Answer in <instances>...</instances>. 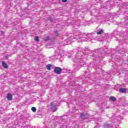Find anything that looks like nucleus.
Listing matches in <instances>:
<instances>
[{
  "mask_svg": "<svg viewBox=\"0 0 128 128\" xmlns=\"http://www.w3.org/2000/svg\"><path fill=\"white\" fill-rule=\"evenodd\" d=\"M1 32H2V34H4V31H2Z\"/></svg>",
  "mask_w": 128,
  "mask_h": 128,
  "instance_id": "obj_22",
  "label": "nucleus"
},
{
  "mask_svg": "<svg viewBox=\"0 0 128 128\" xmlns=\"http://www.w3.org/2000/svg\"><path fill=\"white\" fill-rule=\"evenodd\" d=\"M120 54H123L124 52H120Z\"/></svg>",
  "mask_w": 128,
  "mask_h": 128,
  "instance_id": "obj_23",
  "label": "nucleus"
},
{
  "mask_svg": "<svg viewBox=\"0 0 128 128\" xmlns=\"http://www.w3.org/2000/svg\"><path fill=\"white\" fill-rule=\"evenodd\" d=\"M80 116L82 120H86V118H88V114L81 113Z\"/></svg>",
  "mask_w": 128,
  "mask_h": 128,
  "instance_id": "obj_5",
  "label": "nucleus"
},
{
  "mask_svg": "<svg viewBox=\"0 0 128 128\" xmlns=\"http://www.w3.org/2000/svg\"><path fill=\"white\" fill-rule=\"evenodd\" d=\"M58 58H60L58 57Z\"/></svg>",
  "mask_w": 128,
  "mask_h": 128,
  "instance_id": "obj_26",
  "label": "nucleus"
},
{
  "mask_svg": "<svg viewBox=\"0 0 128 128\" xmlns=\"http://www.w3.org/2000/svg\"><path fill=\"white\" fill-rule=\"evenodd\" d=\"M75 38H76V40H80V38H82V40L83 38H82V36H76Z\"/></svg>",
  "mask_w": 128,
  "mask_h": 128,
  "instance_id": "obj_15",
  "label": "nucleus"
},
{
  "mask_svg": "<svg viewBox=\"0 0 128 128\" xmlns=\"http://www.w3.org/2000/svg\"><path fill=\"white\" fill-rule=\"evenodd\" d=\"M54 72L57 74H60L62 72V70L60 67H56L54 70Z\"/></svg>",
  "mask_w": 128,
  "mask_h": 128,
  "instance_id": "obj_2",
  "label": "nucleus"
},
{
  "mask_svg": "<svg viewBox=\"0 0 128 128\" xmlns=\"http://www.w3.org/2000/svg\"><path fill=\"white\" fill-rule=\"evenodd\" d=\"M83 42H84V40H82Z\"/></svg>",
  "mask_w": 128,
  "mask_h": 128,
  "instance_id": "obj_25",
  "label": "nucleus"
},
{
  "mask_svg": "<svg viewBox=\"0 0 128 128\" xmlns=\"http://www.w3.org/2000/svg\"><path fill=\"white\" fill-rule=\"evenodd\" d=\"M110 126H112V125L108 124H106L104 125V128H110Z\"/></svg>",
  "mask_w": 128,
  "mask_h": 128,
  "instance_id": "obj_8",
  "label": "nucleus"
},
{
  "mask_svg": "<svg viewBox=\"0 0 128 128\" xmlns=\"http://www.w3.org/2000/svg\"><path fill=\"white\" fill-rule=\"evenodd\" d=\"M50 40V37H47L45 39H44V40L46 41V42H48V40Z\"/></svg>",
  "mask_w": 128,
  "mask_h": 128,
  "instance_id": "obj_17",
  "label": "nucleus"
},
{
  "mask_svg": "<svg viewBox=\"0 0 128 128\" xmlns=\"http://www.w3.org/2000/svg\"><path fill=\"white\" fill-rule=\"evenodd\" d=\"M32 110L33 112H36V107H32Z\"/></svg>",
  "mask_w": 128,
  "mask_h": 128,
  "instance_id": "obj_13",
  "label": "nucleus"
},
{
  "mask_svg": "<svg viewBox=\"0 0 128 128\" xmlns=\"http://www.w3.org/2000/svg\"><path fill=\"white\" fill-rule=\"evenodd\" d=\"M109 100H112V102H116V98L114 96H110Z\"/></svg>",
  "mask_w": 128,
  "mask_h": 128,
  "instance_id": "obj_11",
  "label": "nucleus"
},
{
  "mask_svg": "<svg viewBox=\"0 0 128 128\" xmlns=\"http://www.w3.org/2000/svg\"><path fill=\"white\" fill-rule=\"evenodd\" d=\"M85 50H86V51H88V50H90V48H86H86H85Z\"/></svg>",
  "mask_w": 128,
  "mask_h": 128,
  "instance_id": "obj_20",
  "label": "nucleus"
},
{
  "mask_svg": "<svg viewBox=\"0 0 128 128\" xmlns=\"http://www.w3.org/2000/svg\"><path fill=\"white\" fill-rule=\"evenodd\" d=\"M84 52L80 51H78L76 52V56L75 59L74 60V62L75 63L74 64V66H75L76 68V70H78L82 68V66H84L86 64L82 60V62H80V58H84Z\"/></svg>",
  "mask_w": 128,
  "mask_h": 128,
  "instance_id": "obj_1",
  "label": "nucleus"
},
{
  "mask_svg": "<svg viewBox=\"0 0 128 128\" xmlns=\"http://www.w3.org/2000/svg\"><path fill=\"white\" fill-rule=\"evenodd\" d=\"M106 48L104 47V48H100L98 50L97 49L96 50V52H98V50L100 54H104V52H106Z\"/></svg>",
  "mask_w": 128,
  "mask_h": 128,
  "instance_id": "obj_4",
  "label": "nucleus"
},
{
  "mask_svg": "<svg viewBox=\"0 0 128 128\" xmlns=\"http://www.w3.org/2000/svg\"><path fill=\"white\" fill-rule=\"evenodd\" d=\"M49 20H50V22H54V20H52V18H50Z\"/></svg>",
  "mask_w": 128,
  "mask_h": 128,
  "instance_id": "obj_18",
  "label": "nucleus"
},
{
  "mask_svg": "<svg viewBox=\"0 0 128 128\" xmlns=\"http://www.w3.org/2000/svg\"><path fill=\"white\" fill-rule=\"evenodd\" d=\"M62 2H68V0H62Z\"/></svg>",
  "mask_w": 128,
  "mask_h": 128,
  "instance_id": "obj_21",
  "label": "nucleus"
},
{
  "mask_svg": "<svg viewBox=\"0 0 128 128\" xmlns=\"http://www.w3.org/2000/svg\"><path fill=\"white\" fill-rule=\"evenodd\" d=\"M47 70H52V64H49L46 66Z\"/></svg>",
  "mask_w": 128,
  "mask_h": 128,
  "instance_id": "obj_12",
  "label": "nucleus"
},
{
  "mask_svg": "<svg viewBox=\"0 0 128 128\" xmlns=\"http://www.w3.org/2000/svg\"><path fill=\"white\" fill-rule=\"evenodd\" d=\"M6 98L8 100H12V94L10 93H8L6 96Z\"/></svg>",
  "mask_w": 128,
  "mask_h": 128,
  "instance_id": "obj_6",
  "label": "nucleus"
},
{
  "mask_svg": "<svg viewBox=\"0 0 128 128\" xmlns=\"http://www.w3.org/2000/svg\"><path fill=\"white\" fill-rule=\"evenodd\" d=\"M119 92H120L124 93L126 92V88H120L119 89Z\"/></svg>",
  "mask_w": 128,
  "mask_h": 128,
  "instance_id": "obj_7",
  "label": "nucleus"
},
{
  "mask_svg": "<svg viewBox=\"0 0 128 128\" xmlns=\"http://www.w3.org/2000/svg\"><path fill=\"white\" fill-rule=\"evenodd\" d=\"M94 128H96V127H94Z\"/></svg>",
  "mask_w": 128,
  "mask_h": 128,
  "instance_id": "obj_27",
  "label": "nucleus"
},
{
  "mask_svg": "<svg viewBox=\"0 0 128 128\" xmlns=\"http://www.w3.org/2000/svg\"><path fill=\"white\" fill-rule=\"evenodd\" d=\"M2 66L3 68H8V64H6V62H2Z\"/></svg>",
  "mask_w": 128,
  "mask_h": 128,
  "instance_id": "obj_10",
  "label": "nucleus"
},
{
  "mask_svg": "<svg viewBox=\"0 0 128 128\" xmlns=\"http://www.w3.org/2000/svg\"><path fill=\"white\" fill-rule=\"evenodd\" d=\"M54 34L56 36H58V31H56Z\"/></svg>",
  "mask_w": 128,
  "mask_h": 128,
  "instance_id": "obj_16",
  "label": "nucleus"
},
{
  "mask_svg": "<svg viewBox=\"0 0 128 128\" xmlns=\"http://www.w3.org/2000/svg\"><path fill=\"white\" fill-rule=\"evenodd\" d=\"M52 126V128H54V126H52H52Z\"/></svg>",
  "mask_w": 128,
  "mask_h": 128,
  "instance_id": "obj_24",
  "label": "nucleus"
},
{
  "mask_svg": "<svg viewBox=\"0 0 128 128\" xmlns=\"http://www.w3.org/2000/svg\"><path fill=\"white\" fill-rule=\"evenodd\" d=\"M104 34V30L102 29H100L97 32V34Z\"/></svg>",
  "mask_w": 128,
  "mask_h": 128,
  "instance_id": "obj_9",
  "label": "nucleus"
},
{
  "mask_svg": "<svg viewBox=\"0 0 128 128\" xmlns=\"http://www.w3.org/2000/svg\"><path fill=\"white\" fill-rule=\"evenodd\" d=\"M34 40L36 42H40V38H38V36H36L34 37Z\"/></svg>",
  "mask_w": 128,
  "mask_h": 128,
  "instance_id": "obj_14",
  "label": "nucleus"
},
{
  "mask_svg": "<svg viewBox=\"0 0 128 128\" xmlns=\"http://www.w3.org/2000/svg\"><path fill=\"white\" fill-rule=\"evenodd\" d=\"M100 11L99 10H95L94 14H99Z\"/></svg>",
  "mask_w": 128,
  "mask_h": 128,
  "instance_id": "obj_19",
  "label": "nucleus"
},
{
  "mask_svg": "<svg viewBox=\"0 0 128 128\" xmlns=\"http://www.w3.org/2000/svg\"><path fill=\"white\" fill-rule=\"evenodd\" d=\"M50 106H51V110L54 112H56V104L54 103V102H51L50 103Z\"/></svg>",
  "mask_w": 128,
  "mask_h": 128,
  "instance_id": "obj_3",
  "label": "nucleus"
}]
</instances>
